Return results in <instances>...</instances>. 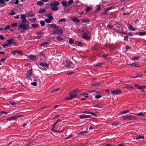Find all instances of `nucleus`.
I'll return each instance as SVG.
<instances>
[{"instance_id": "f257e3e1", "label": "nucleus", "mask_w": 146, "mask_h": 146, "mask_svg": "<svg viewBox=\"0 0 146 146\" xmlns=\"http://www.w3.org/2000/svg\"><path fill=\"white\" fill-rule=\"evenodd\" d=\"M60 3L58 1H55L52 2L51 3L48 5V7L50 8L49 6L51 7V9L53 11H56L58 10V6H59Z\"/></svg>"}, {"instance_id": "f03ea898", "label": "nucleus", "mask_w": 146, "mask_h": 146, "mask_svg": "<svg viewBox=\"0 0 146 146\" xmlns=\"http://www.w3.org/2000/svg\"><path fill=\"white\" fill-rule=\"evenodd\" d=\"M27 22H21L18 24L19 28L23 31L27 30L28 28L29 25L27 23Z\"/></svg>"}, {"instance_id": "7ed1b4c3", "label": "nucleus", "mask_w": 146, "mask_h": 146, "mask_svg": "<svg viewBox=\"0 0 146 146\" xmlns=\"http://www.w3.org/2000/svg\"><path fill=\"white\" fill-rule=\"evenodd\" d=\"M70 97H68L65 99V100H69L73 99L74 98H75L77 96V94L76 93L73 91H72L69 94Z\"/></svg>"}, {"instance_id": "20e7f679", "label": "nucleus", "mask_w": 146, "mask_h": 146, "mask_svg": "<svg viewBox=\"0 0 146 146\" xmlns=\"http://www.w3.org/2000/svg\"><path fill=\"white\" fill-rule=\"evenodd\" d=\"M62 64L64 66L67 67L68 68L71 67L73 65V63L72 62L67 61L66 60L63 61Z\"/></svg>"}, {"instance_id": "39448f33", "label": "nucleus", "mask_w": 146, "mask_h": 146, "mask_svg": "<svg viewBox=\"0 0 146 146\" xmlns=\"http://www.w3.org/2000/svg\"><path fill=\"white\" fill-rule=\"evenodd\" d=\"M112 94L119 95L121 93V91L119 89L111 90Z\"/></svg>"}, {"instance_id": "423d86ee", "label": "nucleus", "mask_w": 146, "mask_h": 146, "mask_svg": "<svg viewBox=\"0 0 146 146\" xmlns=\"http://www.w3.org/2000/svg\"><path fill=\"white\" fill-rule=\"evenodd\" d=\"M88 33H89V31H87L86 32H84L83 34V38L86 40L88 39L89 37L88 35Z\"/></svg>"}, {"instance_id": "0eeeda50", "label": "nucleus", "mask_w": 146, "mask_h": 146, "mask_svg": "<svg viewBox=\"0 0 146 146\" xmlns=\"http://www.w3.org/2000/svg\"><path fill=\"white\" fill-rule=\"evenodd\" d=\"M32 76V70L31 69L28 70L26 74V76L28 78H30Z\"/></svg>"}, {"instance_id": "6e6552de", "label": "nucleus", "mask_w": 146, "mask_h": 146, "mask_svg": "<svg viewBox=\"0 0 146 146\" xmlns=\"http://www.w3.org/2000/svg\"><path fill=\"white\" fill-rule=\"evenodd\" d=\"M36 56L34 55H30L28 56L27 58L33 61H35L36 59Z\"/></svg>"}, {"instance_id": "1a4fd4ad", "label": "nucleus", "mask_w": 146, "mask_h": 146, "mask_svg": "<svg viewBox=\"0 0 146 146\" xmlns=\"http://www.w3.org/2000/svg\"><path fill=\"white\" fill-rule=\"evenodd\" d=\"M7 3H5L4 0H0V7H2L5 6Z\"/></svg>"}, {"instance_id": "9d476101", "label": "nucleus", "mask_w": 146, "mask_h": 146, "mask_svg": "<svg viewBox=\"0 0 146 146\" xmlns=\"http://www.w3.org/2000/svg\"><path fill=\"white\" fill-rule=\"evenodd\" d=\"M104 83V82H99L98 83H94V84H91V85L92 86H93L94 87H98V86H101L102 85V83Z\"/></svg>"}, {"instance_id": "9b49d317", "label": "nucleus", "mask_w": 146, "mask_h": 146, "mask_svg": "<svg viewBox=\"0 0 146 146\" xmlns=\"http://www.w3.org/2000/svg\"><path fill=\"white\" fill-rule=\"evenodd\" d=\"M20 116H21V115H20L15 116L10 118H8L7 119L9 121H11L13 119H16Z\"/></svg>"}, {"instance_id": "f8f14e48", "label": "nucleus", "mask_w": 146, "mask_h": 146, "mask_svg": "<svg viewBox=\"0 0 146 146\" xmlns=\"http://www.w3.org/2000/svg\"><path fill=\"white\" fill-rule=\"evenodd\" d=\"M26 16L25 15L22 14L21 17V19L22 20V22H27L26 19Z\"/></svg>"}, {"instance_id": "ddd939ff", "label": "nucleus", "mask_w": 146, "mask_h": 146, "mask_svg": "<svg viewBox=\"0 0 146 146\" xmlns=\"http://www.w3.org/2000/svg\"><path fill=\"white\" fill-rule=\"evenodd\" d=\"M56 31H57V34L58 35H62L63 34V30L61 29H58L56 30Z\"/></svg>"}, {"instance_id": "4468645a", "label": "nucleus", "mask_w": 146, "mask_h": 146, "mask_svg": "<svg viewBox=\"0 0 146 146\" xmlns=\"http://www.w3.org/2000/svg\"><path fill=\"white\" fill-rule=\"evenodd\" d=\"M39 64L43 67H46L47 68H48V64H47L41 62Z\"/></svg>"}, {"instance_id": "2eb2a0df", "label": "nucleus", "mask_w": 146, "mask_h": 146, "mask_svg": "<svg viewBox=\"0 0 146 146\" xmlns=\"http://www.w3.org/2000/svg\"><path fill=\"white\" fill-rule=\"evenodd\" d=\"M7 41L8 42V44L9 45L10 44H15V43L14 42V40L13 39L8 40H7Z\"/></svg>"}, {"instance_id": "dca6fc26", "label": "nucleus", "mask_w": 146, "mask_h": 146, "mask_svg": "<svg viewBox=\"0 0 146 146\" xmlns=\"http://www.w3.org/2000/svg\"><path fill=\"white\" fill-rule=\"evenodd\" d=\"M145 88V86H140V85L137 84V89H139L143 90V89H144ZM141 92H144V90H141Z\"/></svg>"}, {"instance_id": "f3484780", "label": "nucleus", "mask_w": 146, "mask_h": 146, "mask_svg": "<svg viewBox=\"0 0 146 146\" xmlns=\"http://www.w3.org/2000/svg\"><path fill=\"white\" fill-rule=\"evenodd\" d=\"M35 14L33 13L32 11H29L28 13V17H33Z\"/></svg>"}, {"instance_id": "a211bd4d", "label": "nucleus", "mask_w": 146, "mask_h": 146, "mask_svg": "<svg viewBox=\"0 0 146 146\" xmlns=\"http://www.w3.org/2000/svg\"><path fill=\"white\" fill-rule=\"evenodd\" d=\"M128 28L130 30L132 31H134L136 30V29L133 27L132 25H128Z\"/></svg>"}, {"instance_id": "6ab92c4d", "label": "nucleus", "mask_w": 146, "mask_h": 146, "mask_svg": "<svg viewBox=\"0 0 146 146\" xmlns=\"http://www.w3.org/2000/svg\"><path fill=\"white\" fill-rule=\"evenodd\" d=\"M45 60L44 55L43 54H42L40 56V61L41 62H43Z\"/></svg>"}, {"instance_id": "aec40b11", "label": "nucleus", "mask_w": 146, "mask_h": 146, "mask_svg": "<svg viewBox=\"0 0 146 146\" xmlns=\"http://www.w3.org/2000/svg\"><path fill=\"white\" fill-rule=\"evenodd\" d=\"M48 26H50L49 28H52L53 29H55L56 28V26L54 24H48Z\"/></svg>"}, {"instance_id": "412c9836", "label": "nucleus", "mask_w": 146, "mask_h": 146, "mask_svg": "<svg viewBox=\"0 0 146 146\" xmlns=\"http://www.w3.org/2000/svg\"><path fill=\"white\" fill-rule=\"evenodd\" d=\"M62 5L66 7L67 6V1H64L62 2Z\"/></svg>"}, {"instance_id": "4be33fe9", "label": "nucleus", "mask_w": 146, "mask_h": 146, "mask_svg": "<svg viewBox=\"0 0 146 146\" xmlns=\"http://www.w3.org/2000/svg\"><path fill=\"white\" fill-rule=\"evenodd\" d=\"M37 3L38 5H42L44 4V3L42 1H38L37 2Z\"/></svg>"}, {"instance_id": "5701e85b", "label": "nucleus", "mask_w": 146, "mask_h": 146, "mask_svg": "<svg viewBox=\"0 0 146 146\" xmlns=\"http://www.w3.org/2000/svg\"><path fill=\"white\" fill-rule=\"evenodd\" d=\"M31 26L35 29L38 27V25L37 24H36V23L32 24L31 25Z\"/></svg>"}, {"instance_id": "b1692460", "label": "nucleus", "mask_w": 146, "mask_h": 146, "mask_svg": "<svg viewBox=\"0 0 146 146\" xmlns=\"http://www.w3.org/2000/svg\"><path fill=\"white\" fill-rule=\"evenodd\" d=\"M72 20L74 22L79 23L80 21L79 19H78L77 18H74L72 19Z\"/></svg>"}, {"instance_id": "393cba45", "label": "nucleus", "mask_w": 146, "mask_h": 146, "mask_svg": "<svg viewBox=\"0 0 146 146\" xmlns=\"http://www.w3.org/2000/svg\"><path fill=\"white\" fill-rule=\"evenodd\" d=\"M144 137L143 135L139 136L137 137V140L138 139L140 140H143L144 139Z\"/></svg>"}, {"instance_id": "a878e982", "label": "nucleus", "mask_w": 146, "mask_h": 146, "mask_svg": "<svg viewBox=\"0 0 146 146\" xmlns=\"http://www.w3.org/2000/svg\"><path fill=\"white\" fill-rule=\"evenodd\" d=\"M94 107H98L99 108H103V106H102L100 104L99 105H96L94 106Z\"/></svg>"}, {"instance_id": "bb28decb", "label": "nucleus", "mask_w": 146, "mask_h": 146, "mask_svg": "<svg viewBox=\"0 0 146 146\" xmlns=\"http://www.w3.org/2000/svg\"><path fill=\"white\" fill-rule=\"evenodd\" d=\"M145 115V113L144 112H140L139 113H137V116H143Z\"/></svg>"}, {"instance_id": "cd10ccee", "label": "nucleus", "mask_w": 146, "mask_h": 146, "mask_svg": "<svg viewBox=\"0 0 146 146\" xmlns=\"http://www.w3.org/2000/svg\"><path fill=\"white\" fill-rule=\"evenodd\" d=\"M45 21L46 23H49L51 22L52 21L48 19H45Z\"/></svg>"}, {"instance_id": "c85d7f7f", "label": "nucleus", "mask_w": 146, "mask_h": 146, "mask_svg": "<svg viewBox=\"0 0 146 146\" xmlns=\"http://www.w3.org/2000/svg\"><path fill=\"white\" fill-rule=\"evenodd\" d=\"M17 25L18 23H16L11 24V25L13 27H15L17 26Z\"/></svg>"}, {"instance_id": "c756f323", "label": "nucleus", "mask_w": 146, "mask_h": 146, "mask_svg": "<svg viewBox=\"0 0 146 146\" xmlns=\"http://www.w3.org/2000/svg\"><path fill=\"white\" fill-rule=\"evenodd\" d=\"M46 11L45 9H42L39 11L38 12L39 13H42L45 12Z\"/></svg>"}, {"instance_id": "7c9ffc66", "label": "nucleus", "mask_w": 146, "mask_h": 146, "mask_svg": "<svg viewBox=\"0 0 146 146\" xmlns=\"http://www.w3.org/2000/svg\"><path fill=\"white\" fill-rule=\"evenodd\" d=\"M11 27V26L9 25H8L6 26L4 28V29L5 30H7L9 29Z\"/></svg>"}, {"instance_id": "2f4dec72", "label": "nucleus", "mask_w": 146, "mask_h": 146, "mask_svg": "<svg viewBox=\"0 0 146 146\" xmlns=\"http://www.w3.org/2000/svg\"><path fill=\"white\" fill-rule=\"evenodd\" d=\"M146 34V33L145 32H141L139 33L138 34H139L140 36H143Z\"/></svg>"}, {"instance_id": "473e14b6", "label": "nucleus", "mask_w": 146, "mask_h": 146, "mask_svg": "<svg viewBox=\"0 0 146 146\" xmlns=\"http://www.w3.org/2000/svg\"><path fill=\"white\" fill-rule=\"evenodd\" d=\"M66 21V19L65 18H63L62 19H60L58 20V21L59 22H64Z\"/></svg>"}, {"instance_id": "72a5a7b5", "label": "nucleus", "mask_w": 146, "mask_h": 146, "mask_svg": "<svg viewBox=\"0 0 146 146\" xmlns=\"http://www.w3.org/2000/svg\"><path fill=\"white\" fill-rule=\"evenodd\" d=\"M55 38L58 40L60 41V40H63V38L61 37L60 36H59L56 37Z\"/></svg>"}, {"instance_id": "f704fd0d", "label": "nucleus", "mask_w": 146, "mask_h": 146, "mask_svg": "<svg viewBox=\"0 0 146 146\" xmlns=\"http://www.w3.org/2000/svg\"><path fill=\"white\" fill-rule=\"evenodd\" d=\"M9 103L11 105L13 106H16L17 105L16 103L10 101Z\"/></svg>"}, {"instance_id": "c9c22d12", "label": "nucleus", "mask_w": 146, "mask_h": 146, "mask_svg": "<svg viewBox=\"0 0 146 146\" xmlns=\"http://www.w3.org/2000/svg\"><path fill=\"white\" fill-rule=\"evenodd\" d=\"M82 21L84 23L89 22V20L88 19H83L82 20Z\"/></svg>"}, {"instance_id": "e433bc0d", "label": "nucleus", "mask_w": 146, "mask_h": 146, "mask_svg": "<svg viewBox=\"0 0 146 146\" xmlns=\"http://www.w3.org/2000/svg\"><path fill=\"white\" fill-rule=\"evenodd\" d=\"M40 24L42 26H44L45 24V22L43 21H40Z\"/></svg>"}, {"instance_id": "4c0bfd02", "label": "nucleus", "mask_w": 146, "mask_h": 146, "mask_svg": "<svg viewBox=\"0 0 146 146\" xmlns=\"http://www.w3.org/2000/svg\"><path fill=\"white\" fill-rule=\"evenodd\" d=\"M114 26L117 27L118 28H119L121 27V25L120 24L118 23L115 24H114Z\"/></svg>"}, {"instance_id": "58836bf2", "label": "nucleus", "mask_w": 146, "mask_h": 146, "mask_svg": "<svg viewBox=\"0 0 146 146\" xmlns=\"http://www.w3.org/2000/svg\"><path fill=\"white\" fill-rule=\"evenodd\" d=\"M133 118V117L131 115H130L127 116V119L128 120H132Z\"/></svg>"}, {"instance_id": "ea45409f", "label": "nucleus", "mask_w": 146, "mask_h": 146, "mask_svg": "<svg viewBox=\"0 0 146 146\" xmlns=\"http://www.w3.org/2000/svg\"><path fill=\"white\" fill-rule=\"evenodd\" d=\"M119 124V123H118L117 122H115L113 123L111 125H115V126H117Z\"/></svg>"}, {"instance_id": "a19ab883", "label": "nucleus", "mask_w": 146, "mask_h": 146, "mask_svg": "<svg viewBox=\"0 0 146 146\" xmlns=\"http://www.w3.org/2000/svg\"><path fill=\"white\" fill-rule=\"evenodd\" d=\"M73 2V1L72 0H70L69 1L68 3V5H70V4L72 3Z\"/></svg>"}, {"instance_id": "79ce46f5", "label": "nucleus", "mask_w": 146, "mask_h": 146, "mask_svg": "<svg viewBox=\"0 0 146 146\" xmlns=\"http://www.w3.org/2000/svg\"><path fill=\"white\" fill-rule=\"evenodd\" d=\"M84 113H89L91 114H92V115H94V113L93 112H89V111H84Z\"/></svg>"}, {"instance_id": "37998d69", "label": "nucleus", "mask_w": 146, "mask_h": 146, "mask_svg": "<svg viewBox=\"0 0 146 146\" xmlns=\"http://www.w3.org/2000/svg\"><path fill=\"white\" fill-rule=\"evenodd\" d=\"M15 0L11 1L10 2L9 4L11 5H13V3H15Z\"/></svg>"}, {"instance_id": "c03bdc74", "label": "nucleus", "mask_w": 146, "mask_h": 146, "mask_svg": "<svg viewBox=\"0 0 146 146\" xmlns=\"http://www.w3.org/2000/svg\"><path fill=\"white\" fill-rule=\"evenodd\" d=\"M129 64L131 66H133L135 67H136L137 66L136 64L134 63H133L132 64Z\"/></svg>"}, {"instance_id": "a18cd8bd", "label": "nucleus", "mask_w": 146, "mask_h": 146, "mask_svg": "<svg viewBox=\"0 0 146 146\" xmlns=\"http://www.w3.org/2000/svg\"><path fill=\"white\" fill-rule=\"evenodd\" d=\"M15 14V13L14 11H11V12L9 14V15H13Z\"/></svg>"}, {"instance_id": "49530a36", "label": "nucleus", "mask_w": 146, "mask_h": 146, "mask_svg": "<svg viewBox=\"0 0 146 146\" xmlns=\"http://www.w3.org/2000/svg\"><path fill=\"white\" fill-rule=\"evenodd\" d=\"M86 117V115H80V118L81 119L84 118H87Z\"/></svg>"}, {"instance_id": "de8ad7c7", "label": "nucleus", "mask_w": 146, "mask_h": 146, "mask_svg": "<svg viewBox=\"0 0 146 146\" xmlns=\"http://www.w3.org/2000/svg\"><path fill=\"white\" fill-rule=\"evenodd\" d=\"M91 9V7H88L85 10L86 12H88L89 11H90V10Z\"/></svg>"}, {"instance_id": "09e8293b", "label": "nucleus", "mask_w": 146, "mask_h": 146, "mask_svg": "<svg viewBox=\"0 0 146 146\" xmlns=\"http://www.w3.org/2000/svg\"><path fill=\"white\" fill-rule=\"evenodd\" d=\"M87 133V132L86 131H81L79 133V134H86Z\"/></svg>"}, {"instance_id": "8fccbe9b", "label": "nucleus", "mask_w": 146, "mask_h": 146, "mask_svg": "<svg viewBox=\"0 0 146 146\" xmlns=\"http://www.w3.org/2000/svg\"><path fill=\"white\" fill-rule=\"evenodd\" d=\"M49 44V43L48 42H45L43 43H42L41 44V46H43L44 45H47Z\"/></svg>"}, {"instance_id": "3c124183", "label": "nucleus", "mask_w": 146, "mask_h": 146, "mask_svg": "<svg viewBox=\"0 0 146 146\" xmlns=\"http://www.w3.org/2000/svg\"><path fill=\"white\" fill-rule=\"evenodd\" d=\"M31 84L34 86H37V83L36 82H32L31 83Z\"/></svg>"}, {"instance_id": "603ef678", "label": "nucleus", "mask_w": 146, "mask_h": 146, "mask_svg": "<svg viewBox=\"0 0 146 146\" xmlns=\"http://www.w3.org/2000/svg\"><path fill=\"white\" fill-rule=\"evenodd\" d=\"M16 52L19 54H22L23 52H22L20 50H16Z\"/></svg>"}, {"instance_id": "864d4df0", "label": "nucleus", "mask_w": 146, "mask_h": 146, "mask_svg": "<svg viewBox=\"0 0 146 146\" xmlns=\"http://www.w3.org/2000/svg\"><path fill=\"white\" fill-rule=\"evenodd\" d=\"M74 42V40L71 38H70L69 41V43L71 44L73 43Z\"/></svg>"}, {"instance_id": "5fc2aeb1", "label": "nucleus", "mask_w": 146, "mask_h": 146, "mask_svg": "<svg viewBox=\"0 0 146 146\" xmlns=\"http://www.w3.org/2000/svg\"><path fill=\"white\" fill-rule=\"evenodd\" d=\"M42 37V36H36L35 37V38H34V39H40Z\"/></svg>"}, {"instance_id": "6e6d98bb", "label": "nucleus", "mask_w": 146, "mask_h": 146, "mask_svg": "<svg viewBox=\"0 0 146 146\" xmlns=\"http://www.w3.org/2000/svg\"><path fill=\"white\" fill-rule=\"evenodd\" d=\"M111 7L107 8L105 11L106 14V12H108L109 10H111Z\"/></svg>"}, {"instance_id": "4d7b16f0", "label": "nucleus", "mask_w": 146, "mask_h": 146, "mask_svg": "<svg viewBox=\"0 0 146 146\" xmlns=\"http://www.w3.org/2000/svg\"><path fill=\"white\" fill-rule=\"evenodd\" d=\"M8 45H9V44H4L3 45V47L4 48H6L7 47H8L9 46Z\"/></svg>"}, {"instance_id": "13d9d810", "label": "nucleus", "mask_w": 146, "mask_h": 146, "mask_svg": "<svg viewBox=\"0 0 146 146\" xmlns=\"http://www.w3.org/2000/svg\"><path fill=\"white\" fill-rule=\"evenodd\" d=\"M121 117L124 118V120H126L127 119V116L125 115Z\"/></svg>"}, {"instance_id": "bf43d9fd", "label": "nucleus", "mask_w": 146, "mask_h": 146, "mask_svg": "<svg viewBox=\"0 0 146 146\" xmlns=\"http://www.w3.org/2000/svg\"><path fill=\"white\" fill-rule=\"evenodd\" d=\"M82 43H81V42H78L77 43V45H78V46H81L82 47Z\"/></svg>"}, {"instance_id": "052dcab7", "label": "nucleus", "mask_w": 146, "mask_h": 146, "mask_svg": "<svg viewBox=\"0 0 146 146\" xmlns=\"http://www.w3.org/2000/svg\"><path fill=\"white\" fill-rule=\"evenodd\" d=\"M129 111H122L121 113L123 114H125L129 112Z\"/></svg>"}, {"instance_id": "680f3d73", "label": "nucleus", "mask_w": 146, "mask_h": 146, "mask_svg": "<svg viewBox=\"0 0 146 146\" xmlns=\"http://www.w3.org/2000/svg\"><path fill=\"white\" fill-rule=\"evenodd\" d=\"M128 36L127 35L124 37V40H125L127 41L128 40Z\"/></svg>"}, {"instance_id": "e2e57ef3", "label": "nucleus", "mask_w": 146, "mask_h": 146, "mask_svg": "<svg viewBox=\"0 0 146 146\" xmlns=\"http://www.w3.org/2000/svg\"><path fill=\"white\" fill-rule=\"evenodd\" d=\"M73 91L76 93H78L79 92L78 89L77 88L74 90H73Z\"/></svg>"}, {"instance_id": "0e129e2a", "label": "nucleus", "mask_w": 146, "mask_h": 146, "mask_svg": "<svg viewBox=\"0 0 146 146\" xmlns=\"http://www.w3.org/2000/svg\"><path fill=\"white\" fill-rule=\"evenodd\" d=\"M48 17V19H50L51 21H52L53 19V17L51 15Z\"/></svg>"}, {"instance_id": "69168bd1", "label": "nucleus", "mask_w": 146, "mask_h": 146, "mask_svg": "<svg viewBox=\"0 0 146 146\" xmlns=\"http://www.w3.org/2000/svg\"><path fill=\"white\" fill-rule=\"evenodd\" d=\"M38 78H37L36 77H34V81H35V82H38Z\"/></svg>"}, {"instance_id": "338daca9", "label": "nucleus", "mask_w": 146, "mask_h": 146, "mask_svg": "<svg viewBox=\"0 0 146 146\" xmlns=\"http://www.w3.org/2000/svg\"><path fill=\"white\" fill-rule=\"evenodd\" d=\"M143 76V75L141 74H137V78L142 77Z\"/></svg>"}, {"instance_id": "774afa93", "label": "nucleus", "mask_w": 146, "mask_h": 146, "mask_svg": "<svg viewBox=\"0 0 146 146\" xmlns=\"http://www.w3.org/2000/svg\"><path fill=\"white\" fill-rule=\"evenodd\" d=\"M16 50L15 51H13L11 52V53L12 54H13L14 55H15L16 54Z\"/></svg>"}]
</instances>
